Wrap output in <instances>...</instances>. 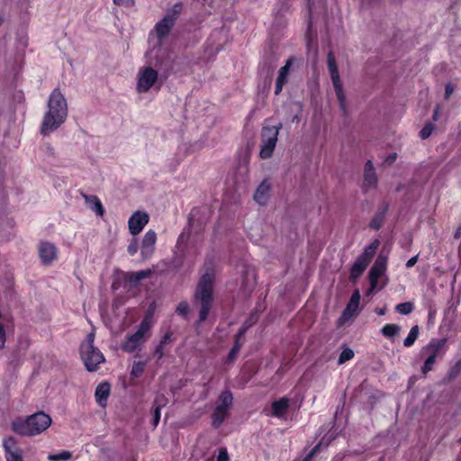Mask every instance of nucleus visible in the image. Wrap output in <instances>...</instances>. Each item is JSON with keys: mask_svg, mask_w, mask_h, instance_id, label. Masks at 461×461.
<instances>
[{"mask_svg": "<svg viewBox=\"0 0 461 461\" xmlns=\"http://www.w3.org/2000/svg\"><path fill=\"white\" fill-rule=\"evenodd\" d=\"M243 340H244L243 339L234 336V344L233 345H238L239 349H240L243 346Z\"/></svg>", "mask_w": 461, "mask_h": 461, "instance_id": "3c124183", "label": "nucleus"}, {"mask_svg": "<svg viewBox=\"0 0 461 461\" xmlns=\"http://www.w3.org/2000/svg\"><path fill=\"white\" fill-rule=\"evenodd\" d=\"M419 332H420V328L418 325H414L413 327H411L408 336L403 340L404 347H406V348L411 347L414 344V342L416 341V339H418Z\"/></svg>", "mask_w": 461, "mask_h": 461, "instance_id": "cd10ccee", "label": "nucleus"}, {"mask_svg": "<svg viewBox=\"0 0 461 461\" xmlns=\"http://www.w3.org/2000/svg\"><path fill=\"white\" fill-rule=\"evenodd\" d=\"M94 340H95V334L93 332L87 334L86 341L81 345L80 348H86L89 346H94Z\"/></svg>", "mask_w": 461, "mask_h": 461, "instance_id": "c03bdc74", "label": "nucleus"}, {"mask_svg": "<svg viewBox=\"0 0 461 461\" xmlns=\"http://www.w3.org/2000/svg\"><path fill=\"white\" fill-rule=\"evenodd\" d=\"M460 237H461V226H459V227L456 229V232H455V234H454V238H455V239H458V238H460Z\"/></svg>", "mask_w": 461, "mask_h": 461, "instance_id": "864d4df0", "label": "nucleus"}, {"mask_svg": "<svg viewBox=\"0 0 461 461\" xmlns=\"http://www.w3.org/2000/svg\"><path fill=\"white\" fill-rule=\"evenodd\" d=\"M380 246V240L375 239L364 251L357 258L350 268V279L355 281L359 278L371 263Z\"/></svg>", "mask_w": 461, "mask_h": 461, "instance_id": "20e7f679", "label": "nucleus"}, {"mask_svg": "<svg viewBox=\"0 0 461 461\" xmlns=\"http://www.w3.org/2000/svg\"><path fill=\"white\" fill-rule=\"evenodd\" d=\"M3 447L5 450V455L14 453L15 449H20L17 447L16 438L13 436H9L4 438Z\"/></svg>", "mask_w": 461, "mask_h": 461, "instance_id": "bb28decb", "label": "nucleus"}, {"mask_svg": "<svg viewBox=\"0 0 461 461\" xmlns=\"http://www.w3.org/2000/svg\"><path fill=\"white\" fill-rule=\"evenodd\" d=\"M111 393V385L108 382L100 383L95 392V397L96 402L101 407H105L107 405V399Z\"/></svg>", "mask_w": 461, "mask_h": 461, "instance_id": "4be33fe9", "label": "nucleus"}, {"mask_svg": "<svg viewBox=\"0 0 461 461\" xmlns=\"http://www.w3.org/2000/svg\"><path fill=\"white\" fill-rule=\"evenodd\" d=\"M5 456L6 461H23L21 449H15L14 453L6 454Z\"/></svg>", "mask_w": 461, "mask_h": 461, "instance_id": "4c0bfd02", "label": "nucleus"}, {"mask_svg": "<svg viewBox=\"0 0 461 461\" xmlns=\"http://www.w3.org/2000/svg\"><path fill=\"white\" fill-rule=\"evenodd\" d=\"M400 330H401V328L399 325L394 324V323H388V324H385L381 329V333L383 334L384 337L392 339V338L397 336L400 333Z\"/></svg>", "mask_w": 461, "mask_h": 461, "instance_id": "a878e982", "label": "nucleus"}, {"mask_svg": "<svg viewBox=\"0 0 461 461\" xmlns=\"http://www.w3.org/2000/svg\"><path fill=\"white\" fill-rule=\"evenodd\" d=\"M308 5V24L309 26L312 25V6H311V0H307Z\"/></svg>", "mask_w": 461, "mask_h": 461, "instance_id": "09e8293b", "label": "nucleus"}, {"mask_svg": "<svg viewBox=\"0 0 461 461\" xmlns=\"http://www.w3.org/2000/svg\"><path fill=\"white\" fill-rule=\"evenodd\" d=\"M81 357L84 361L86 368L89 372H95L99 368V365L104 362L103 353L94 346L80 348Z\"/></svg>", "mask_w": 461, "mask_h": 461, "instance_id": "9d476101", "label": "nucleus"}, {"mask_svg": "<svg viewBox=\"0 0 461 461\" xmlns=\"http://www.w3.org/2000/svg\"><path fill=\"white\" fill-rule=\"evenodd\" d=\"M157 241V233L149 230L141 241L140 252L144 259L149 258L154 252V246Z\"/></svg>", "mask_w": 461, "mask_h": 461, "instance_id": "f3484780", "label": "nucleus"}, {"mask_svg": "<svg viewBox=\"0 0 461 461\" xmlns=\"http://www.w3.org/2000/svg\"><path fill=\"white\" fill-rule=\"evenodd\" d=\"M219 403L212 413V426L219 429L229 415L233 404V394L230 390H223L218 398Z\"/></svg>", "mask_w": 461, "mask_h": 461, "instance_id": "0eeeda50", "label": "nucleus"}, {"mask_svg": "<svg viewBox=\"0 0 461 461\" xmlns=\"http://www.w3.org/2000/svg\"><path fill=\"white\" fill-rule=\"evenodd\" d=\"M272 415L276 418L284 417L289 409V399L281 397L271 403Z\"/></svg>", "mask_w": 461, "mask_h": 461, "instance_id": "b1692460", "label": "nucleus"}, {"mask_svg": "<svg viewBox=\"0 0 461 461\" xmlns=\"http://www.w3.org/2000/svg\"><path fill=\"white\" fill-rule=\"evenodd\" d=\"M240 351V349H239V346L233 345L227 356L226 363L230 364V363L234 362V360L236 359Z\"/></svg>", "mask_w": 461, "mask_h": 461, "instance_id": "e433bc0d", "label": "nucleus"}, {"mask_svg": "<svg viewBox=\"0 0 461 461\" xmlns=\"http://www.w3.org/2000/svg\"><path fill=\"white\" fill-rule=\"evenodd\" d=\"M271 190L270 183L265 179L261 182V184L257 187L253 198L259 205L267 204L269 199V193Z\"/></svg>", "mask_w": 461, "mask_h": 461, "instance_id": "aec40b11", "label": "nucleus"}, {"mask_svg": "<svg viewBox=\"0 0 461 461\" xmlns=\"http://www.w3.org/2000/svg\"><path fill=\"white\" fill-rule=\"evenodd\" d=\"M215 269L212 264L205 263L193 295V303L199 307L196 325L204 322L212 308L214 302Z\"/></svg>", "mask_w": 461, "mask_h": 461, "instance_id": "f257e3e1", "label": "nucleus"}, {"mask_svg": "<svg viewBox=\"0 0 461 461\" xmlns=\"http://www.w3.org/2000/svg\"><path fill=\"white\" fill-rule=\"evenodd\" d=\"M354 351L351 348H344L339 354L338 363L339 365L344 364L345 362L351 360L354 357Z\"/></svg>", "mask_w": 461, "mask_h": 461, "instance_id": "2f4dec72", "label": "nucleus"}, {"mask_svg": "<svg viewBox=\"0 0 461 461\" xmlns=\"http://www.w3.org/2000/svg\"><path fill=\"white\" fill-rule=\"evenodd\" d=\"M52 420L44 411H37L25 418L16 417L11 422L12 430L24 437H33L45 431L50 425Z\"/></svg>", "mask_w": 461, "mask_h": 461, "instance_id": "7ed1b4c3", "label": "nucleus"}, {"mask_svg": "<svg viewBox=\"0 0 461 461\" xmlns=\"http://www.w3.org/2000/svg\"><path fill=\"white\" fill-rule=\"evenodd\" d=\"M389 205L386 203H383L379 205L375 216L369 223V227L372 230H379L384 221L385 216L388 212Z\"/></svg>", "mask_w": 461, "mask_h": 461, "instance_id": "5701e85b", "label": "nucleus"}, {"mask_svg": "<svg viewBox=\"0 0 461 461\" xmlns=\"http://www.w3.org/2000/svg\"><path fill=\"white\" fill-rule=\"evenodd\" d=\"M158 71L151 67H147L140 73L138 83L137 91L139 93H147L158 80Z\"/></svg>", "mask_w": 461, "mask_h": 461, "instance_id": "ddd939ff", "label": "nucleus"}, {"mask_svg": "<svg viewBox=\"0 0 461 461\" xmlns=\"http://www.w3.org/2000/svg\"><path fill=\"white\" fill-rule=\"evenodd\" d=\"M39 256L43 265H50L58 258L57 247L49 241H41L39 245Z\"/></svg>", "mask_w": 461, "mask_h": 461, "instance_id": "dca6fc26", "label": "nucleus"}, {"mask_svg": "<svg viewBox=\"0 0 461 461\" xmlns=\"http://www.w3.org/2000/svg\"><path fill=\"white\" fill-rule=\"evenodd\" d=\"M113 4L121 7H133L135 5V0H113Z\"/></svg>", "mask_w": 461, "mask_h": 461, "instance_id": "ea45409f", "label": "nucleus"}, {"mask_svg": "<svg viewBox=\"0 0 461 461\" xmlns=\"http://www.w3.org/2000/svg\"><path fill=\"white\" fill-rule=\"evenodd\" d=\"M320 445H316L302 460L294 459V461H312V457L318 453Z\"/></svg>", "mask_w": 461, "mask_h": 461, "instance_id": "a19ab883", "label": "nucleus"}, {"mask_svg": "<svg viewBox=\"0 0 461 461\" xmlns=\"http://www.w3.org/2000/svg\"><path fill=\"white\" fill-rule=\"evenodd\" d=\"M386 265H387V258L384 257H382L381 255L375 259L374 265L372 266L368 277L370 281L371 288L370 290H373L376 287L378 279L381 277V276L385 272L386 270Z\"/></svg>", "mask_w": 461, "mask_h": 461, "instance_id": "2eb2a0df", "label": "nucleus"}, {"mask_svg": "<svg viewBox=\"0 0 461 461\" xmlns=\"http://www.w3.org/2000/svg\"><path fill=\"white\" fill-rule=\"evenodd\" d=\"M375 312H376L378 315L382 316V315H384V314L385 313V310H384V309H376V310H375Z\"/></svg>", "mask_w": 461, "mask_h": 461, "instance_id": "5fc2aeb1", "label": "nucleus"}, {"mask_svg": "<svg viewBox=\"0 0 461 461\" xmlns=\"http://www.w3.org/2000/svg\"><path fill=\"white\" fill-rule=\"evenodd\" d=\"M294 59L291 57L286 61L285 64L281 67L278 70V76L276 81L275 86V95H278L281 94L284 86L288 82V75L290 72V68L293 65Z\"/></svg>", "mask_w": 461, "mask_h": 461, "instance_id": "a211bd4d", "label": "nucleus"}, {"mask_svg": "<svg viewBox=\"0 0 461 461\" xmlns=\"http://www.w3.org/2000/svg\"><path fill=\"white\" fill-rule=\"evenodd\" d=\"M151 324L149 321V315L140 323L138 330L133 334L128 336L122 343V349L127 353L134 352L142 343L146 341V334L150 330Z\"/></svg>", "mask_w": 461, "mask_h": 461, "instance_id": "6e6552de", "label": "nucleus"}, {"mask_svg": "<svg viewBox=\"0 0 461 461\" xmlns=\"http://www.w3.org/2000/svg\"><path fill=\"white\" fill-rule=\"evenodd\" d=\"M397 158V154L396 153H392L390 154L389 156H387V158H385L384 162L388 165H391L393 164Z\"/></svg>", "mask_w": 461, "mask_h": 461, "instance_id": "49530a36", "label": "nucleus"}, {"mask_svg": "<svg viewBox=\"0 0 461 461\" xmlns=\"http://www.w3.org/2000/svg\"><path fill=\"white\" fill-rule=\"evenodd\" d=\"M149 275H150V271L149 270H140V271H138V272H134V273L131 274V281H132L134 283H138L140 280L149 277Z\"/></svg>", "mask_w": 461, "mask_h": 461, "instance_id": "f704fd0d", "label": "nucleus"}, {"mask_svg": "<svg viewBox=\"0 0 461 461\" xmlns=\"http://www.w3.org/2000/svg\"><path fill=\"white\" fill-rule=\"evenodd\" d=\"M146 364L144 362H135L132 366L131 375L133 377H140L145 369Z\"/></svg>", "mask_w": 461, "mask_h": 461, "instance_id": "72a5a7b5", "label": "nucleus"}, {"mask_svg": "<svg viewBox=\"0 0 461 461\" xmlns=\"http://www.w3.org/2000/svg\"><path fill=\"white\" fill-rule=\"evenodd\" d=\"M445 343V339H439L436 341H431L427 346V350L429 352V356L425 359L423 366L421 367V371L424 375H426L427 373L433 369L436 359L440 350L443 348Z\"/></svg>", "mask_w": 461, "mask_h": 461, "instance_id": "f8f14e48", "label": "nucleus"}, {"mask_svg": "<svg viewBox=\"0 0 461 461\" xmlns=\"http://www.w3.org/2000/svg\"><path fill=\"white\" fill-rule=\"evenodd\" d=\"M183 238H184V234L182 233V234L178 237V240H177V243H178V244L182 241Z\"/></svg>", "mask_w": 461, "mask_h": 461, "instance_id": "6e6d98bb", "label": "nucleus"}, {"mask_svg": "<svg viewBox=\"0 0 461 461\" xmlns=\"http://www.w3.org/2000/svg\"><path fill=\"white\" fill-rule=\"evenodd\" d=\"M414 310V304L411 302L401 303L395 306V311L402 315H408Z\"/></svg>", "mask_w": 461, "mask_h": 461, "instance_id": "c85d7f7f", "label": "nucleus"}, {"mask_svg": "<svg viewBox=\"0 0 461 461\" xmlns=\"http://www.w3.org/2000/svg\"><path fill=\"white\" fill-rule=\"evenodd\" d=\"M86 202L89 204V207L95 212L99 216L104 214V209L101 203V200L96 195H85Z\"/></svg>", "mask_w": 461, "mask_h": 461, "instance_id": "393cba45", "label": "nucleus"}, {"mask_svg": "<svg viewBox=\"0 0 461 461\" xmlns=\"http://www.w3.org/2000/svg\"><path fill=\"white\" fill-rule=\"evenodd\" d=\"M138 249L139 243L136 239H132L130 244L128 245L127 252L129 253V255L134 256L137 253Z\"/></svg>", "mask_w": 461, "mask_h": 461, "instance_id": "58836bf2", "label": "nucleus"}, {"mask_svg": "<svg viewBox=\"0 0 461 461\" xmlns=\"http://www.w3.org/2000/svg\"><path fill=\"white\" fill-rule=\"evenodd\" d=\"M182 10L183 4L181 2L176 3L169 10H167L165 16L156 23L154 30L156 36L159 41H162L168 36Z\"/></svg>", "mask_w": 461, "mask_h": 461, "instance_id": "423d86ee", "label": "nucleus"}, {"mask_svg": "<svg viewBox=\"0 0 461 461\" xmlns=\"http://www.w3.org/2000/svg\"><path fill=\"white\" fill-rule=\"evenodd\" d=\"M160 406H156L153 410V426L156 427L160 420Z\"/></svg>", "mask_w": 461, "mask_h": 461, "instance_id": "79ce46f5", "label": "nucleus"}, {"mask_svg": "<svg viewBox=\"0 0 461 461\" xmlns=\"http://www.w3.org/2000/svg\"><path fill=\"white\" fill-rule=\"evenodd\" d=\"M377 185V176L371 160H367L364 172V189L366 192L369 188H375Z\"/></svg>", "mask_w": 461, "mask_h": 461, "instance_id": "412c9836", "label": "nucleus"}, {"mask_svg": "<svg viewBox=\"0 0 461 461\" xmlns=\"http://www.w3.org/2000/svg\"><path fill=\"white\" fill-rule=\"evenodd\" d=\"M434 128L435 127H434L433 123H431V122L425 123V125L423 126V128L420 131V137L422 140L428 139L431 135Z\"/></svg>", "mask_w": 461, "mask_h": 461, "instance_id": "c9c22d12", "label": "nucleus"}, {"mask_svg": "<svg viewBox=\"0 0 461 461\" xmlns=\"http://www.w3.org/2000/svg\"><path fill=\"white\" fill-rule=\"evenodd\" d=\"M327 65H328V69L330 74V78L332 81V85H333L335 94H336L337 99L339 101V106L342 110H345L346 109V96H345L342 84L340 81L336 59H335V56L332 51H330L328 53Z\"/></svg>", "mask_w": 461, "mask_h": 461, "instance_id": "1a4fd4ad", "label": "nucleus"}, {"mask_svg": "<svg viewBox=\"0 0 461 461\" xmlns=\"http://www.w3.org/2000/svg\"><path fill=\"white\" fill-rule=\"evenodd\" d=\"M176 312L183 319L188 320V315L190 313L189 303L186 301H181L176 308Z\"/></svg>", "mask_w": 461, "mask_h": 461, "instance_id": "c756f323", "label": "nucleus"}, {"mask_svg": "<svg viewBox=\"0 0 461 461\" xmlns=\"http://www.w3.org/2000/svg\"><path fill=\"white\" fill-rule=\"evenodd\" d=\"M3 23V19L2 17L0 16V25Z\"/></svg>", "mask_w": 461, "mask_h": 461, "instance_id": "13d9d810", "label": "nucleus"}, {"mask_svg": "<svg viewBox=\"0 0 461 461\" xmlns=\"http://www.w3.org/2000/svg\"><path fill=\"white\" fill-rule=\"evenodd\" d=\"M68 117L67 100L59 88H55L48 100V111L41 123V133L44 136L59 129Z\"/></svg>", "mask_w": 461, "mask_h": 461, "instance_id": "f03ea898", "label": "nucleus"}, {"mask_svg": "<svg viewBox=\"0 0 461 461\" xmlns=\"http://www.w3.org/2000/svg\"><path fill=\"white\" fill-rule=\"evenodd\" d=\"M438 110H439V108H438V106H437L435 108V110H434V113H433V116H432L433 121H437L438 120Z\"/></svg>", "mask_w": 461, "mask_h": 461, "instance_id": "603ef678", "label": "nucleus"}, {"mask_svg": "<svg viewBox=\"0 0 461 461\" xmlns=\"http://www.w3.org/2000/svg\"><path fill=\"white\" fill-rule=\"evenodd\" d=\"M360 298L361 296L359 291L356 290L352 294L348 303H347L345 309L338 320L337 324L339 327L348 323L352 319V317L356 315L359 307Z\"/></svg>", "mask_w": 461, "mask_h": 461, "instance_id": "9b49d317", "label": "nucleus"}, {"mask_svg": "<svg viewBox=\"0 0 461 461\" xmlns=\"http://www.w3.org/2000/svg\"><path fill=\"white\" fill-rule=\"evenodd\" d=\"M282 123H278L276 126L262 127L259 150V157L261 158L267 159L273 156L278 140L279 131L282 129Z\"/></svg>", "mask_w": 461, "mask_h": 461, "instance_id": "39448f33", "label": "nucleus"}, {"mask_svg": "<svg viewBox=\"0 0 461 461\" xmlns=\"http://www.w3.org/2000/svg\"><path fill=\"white\" fill-rule=\"evenodd\" d=\"M248 330H246L245 327H240L238 330V332L235 334V336H237L238 338H241L244 339V337H245V334Z\"/></svg>", "mask_w": 461, "mask_h": 461, "instance_id": "de8ad7c7", "label": "nucleus"}, {"mask_svg": "<svg viewBox=\"0 0 461 461\" xmlns=\"http://www.w3.org/2000/svg\"><path fill=\"white\" fill-rule=\"evenodd\" d=\"M173 335L174 332L171 330H168L161 337L159 343L157 345L153 352V356L157 358V360H160L164 357L167 346L173 344L175 341Z\"/></svg>", "mask_w": 461, "mask_h": 461, "instance_id": "6ab92c4d", "label": "nucleus"}, {"mask_svg": "<svg viewBox=\"0 0 461 461\" xmlns=\"http://www.w3.org/2000/svg\"><path fill=\"white\" fill-rule=\"evenodd\" d=\"M452 93H453V87L451 86L450 84H447L446 86V89H445L446 98H448Z\"/></svg>", "mask_w": 461, "mask_h": 461, "instance_id": "8fccbe9b", "label": "nucleus"}, {"mask_svg": "<svg viewBox=\"0 0 461 461\" xmlns=\"http://www.w3.org/2000/svg\"><path fill=\"white\" fill-rule=\"evenodd\" d=\"M149 314H151V306L148 309Z\"/></svg>", "mask_w": 461, "mask_h": 461, "instance_id": "4d7b16f0", "label": "nucleus"}, {"mask_svg": "<svg viewBox=\"0 0 461 461\" xmlns=\"http://www.w3.org/2000/svg\"><path fill=\"white\" fill-rule=\"evenodd\" d=\"M149 221V216L146 212H134L128 221L130 233L133 236L140 234L148 224Z\"/></svg>", "mask_w": 461, "mask_h": 461, "instance_id": "4468645a", "label": "nucleus"}, {"mask_svg": "<svg viewBox=\"0 0 461 461\" xmlns=\"http://www.w3.org/2000/svg\"><path fill=\"white\" fill-rule=\"evenodd\" d=\"M71 452L63 450L58 454L49 455L48 459L50 461H68L71 458Z\"/></svg>", "mask_w": 461, "mask_h": 461, "instance_id": "7c9ffc66", "label": "nucleus"}, {"mask_svg": "<svg viewBox=\"0 0 461 461\" xmlns=\"http://www.w3.org/2000/svg\"><path fill=\"white\" fill-rule=\"evenodd\" d=\"M229 454L225 447H221L219 450V454L216 461H229Z\"/></svg>", "mask_w": 461, "mask_h": 461, "instance_id": "37998d69", "label": "nucleus"}, {"mask_svg": "<svg viewBox=\"0 0 461 461\" xmlns=\"http://www.w3.org/2000/svg\"><path fill=\"white\" fill-rule=\"evenodd\" d=\"M418 262V255L411 257L407 262H406V267L410 268L416 265Z\"/></svg>", "mask_w": 461, "mask_h": 461, "instance_id": "a18cd8bd", "label": "nucleus"}, {"mask_svg": "<svg viewBox=\"0 0 461 461\" xmlns=\"http://www.w3.org/2000/svg\"><path fill=\"white\" fill-rule=\"evenodd\" d=\"M259 315L257 311L250 312L248 318L245 320L241 327H245L248 330L251 326H253L258 321Z\"/></svg>", "mask_w": 461, "mask_h": 461, "instance_id": "473e14b6", "label": "nucleus"}]
</instances>
